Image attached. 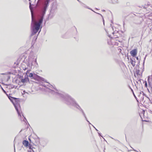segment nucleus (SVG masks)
I'll return each mask as SVG.
<instances>
[{"mask_svg": "<svg viewBox=\"0 0 152 152\" xmlns=\"http://www.w3.org/2000/svg\"><path fill=\"white\" fill-rule=\"evenodd\" d=\"M87 8L89 9H90L91 10H92V11H94V12H95L91 8H89V7H86Z\"/></svg>", "mask_w": 152, "mask_h": 152, "instance_id": "9b49d317", "label": "nucleus"}, {"mask_svg": "<svg viewBox=\"0 0 152 152\" xmlns=\"http://www.w3.org/2000/svg\"><path fill=\"white\" fill-rule=\"evenodd\" d=\"M28 152H34L33 150H31L30 151H29Z\"/></svg>", "mask_w": 152, "mask_h": 152, "instance_id": "f8f14e48", "label": "nucleus"}, {"mask_svg": "<svg viewBox=\"0 0 152 152\" xmlns=\"http://www.w3.org/2000/svg\"><path fill=\"white\" fill-rule=\"evenodd\" d=\"M35 62L36 63H37V59H35Z\"/></svg>", "mask_w": 152, "mask_h": 152, "instance_id": "dca6fc26", "label": "nucleus"}, {"mask_svg": "<svg viewBox=\"0 0 152 152\" xmlns=\"http://www.w3.org/2000/svg\"><path fill=\"white\" fill-rule=\"evenodd\" d=\"M130 53L131 55L133 56L134 57L136 56L137 53V50L136 49H134L130 51Z\"/></svg>", "mask_w": 152, "mask_h": 152, "instance_id": "39448f33", "label": "nucleus"}, {"mask_svg": "<svg viewBox=\"0 0 152 152\" xmlns=\"http://www.w3.org/2000/svg\"><path fill=\"white\" fill-rule=\"evenodd\" d=\"M146 55L145 56V57L144 58V60H145V59L146 58Z\"/></svg>", "mask_w": 152, "mask_h": 152, "instance_id": "aec40b11", "label": "nucleus"}, {"mask_svg": "<svg viewBox=\"0 0 152 152\" xmlns=\"http://www.w3.org/2000/svg\"><path fill=\"white\" fill-rule=\"evenodd\" d=\"M9 98L10 100L12 102V103L13 104L16 110L18 112V115L19 116H21V115H20V113L18 110V108L20 107V106L18 103H16V102L15 103L13 100H14V101H15L16 99H17L15 98H13L11 96L9 97Z\"/></svg>", "mask_w": 152, "mask_h": 152, "instance_id": "7ed1b4c3", "label": "nucleus"}, {"mask_svg": "<svg viewBox=\"0 0 152 152\" xmlns=\"http://www.w3.org/2000/svg\"><path fill=\"white\" fill-rule=\"evenodd\" d=\"M136 58L137 60H138V57H136Z\"/></svg>", "mask_w": 152, "mask_h": 152, "instance_id": "412c9836", "label": "nucleus"}, {"mask_svg": "<svg viewBox=\"0 0 152 152\" xmlns=\"http://www.w3.org/2000/svg\"><path fill=\"white\" fill-rule=\"evenodd\" d=\"M50 0H43L42 2V7L41 10V16L38 22L35 19L34 15L32 8L31 6V3H30L29 8L31 10V27L32 29V35L36 34L39 30L42 23L43 16L45 13L46 9L49 6V4Z\"/></svg>", "mask_w": 152, "mask_h": 152, "instance_id": "f257e3e1", "label": "nucleus"}, {"mask_svg": "<svg viewBox=\"0 0 152 152\" xmlns=\"http://www.w3.org/2000/svg\"><path fill=\"white\" fill-rule=\"evenodd\" d=\"M92 125L93 126V127L95 128V129L97 131H98V130Z\"/></svg>", "mask_w": 152, "mask_h": 152, "instance_id": "4468645a", "label": "nucleus"}, {"mask_svg": "<svg viewBox=\"0 0 152 152\" xmlns=\"http://www.w3.org/2000/svg\"><path fill=\"white\" fill-rule=\"evenodd\" d=\"M103 23H104V21H103Z\"/></svg>", "mask_w": 152, "mask_h": 152, "instance_id": "b1692460", "label": "nucleus"}, {"mask_svg": "<svg viewBox=\"0 0 152 152\" xmlns=\"http://www.w3.org/2000/svg\"><path fill=\"white\" fill-rule=\"evenodd\" d=\"M98 14H99L101 16H102V15L101 14H100L99 13H98Z\"/></svg>", "mask_w": 152, "mask_h": 152, "instance_id": "4be33fe9", "label": "nucleus"}, {"mask_svg": "<svg viewBox=\"0 0 152 152\" xmlns=\"http://www.w3.org/2000/svg\"><path fill=\"white\" fill-rule=\"evenodd\" d=\"M48 86L51 88H52V87H53V86H52V85L50 84H49Z\"/></svg>", "mask_w": 152, "mask_h": 152, "instance_id": "1a4fd4ad", "label": "nucleus"}, {"mask_svg": "<svg viewBox=\"0 0 152 152\" xmlns=\"http://www.w3.org/2000/svg\"><path fill=\"white\" fill-rule=\"evenodd\" d=\"M1 88H2V89L3 90V91H4V92H5V93H6L5 91L2 88V87H1Z\"/></svg>", "mask_w": 152, "mask_h": 152, "instance_id": "ddd939ff", "label": "nucleus"}, {"mask_svg": "<svg viewBox=\"0 0 152 152\" xmlns=\"http://www.w3.org/2000/svg\"><path fill=\"white\" fill-rule=\"evenodd\" d=\"M28 76L31 77L32 79H34L35 80H39L42 79V78L40 76L36 74H33L32 73H30L28 75Z\"/></svg>", "mask_w": 152, "mask_h": 152, "instance_id": "20e7f679", "label": "nucleus"}, {"mask_svg": "<svg viewBox=\"0 0 152 152\" xmlns=\"http://www.w3.org/2000/svg\"><path fill=\"white\" fill-rule=\"evenodd\" d=\"M37 3H38V2ZM37 5H38V3H37Z\"/></svg>", "mask_w": 152, "mask_h": 152, "instance_id": "393cba45", "label": "nucleus"}, {"mask_svg": "<svg viewBox=\"0 0 152 152\" xmlns=\"http://www.w3.org/2000/svg\"><path fill=\"white\" fill-rule=\"evenodd\" d=\"M23 92L24 93H26V92H25V91H23Z\"/></svg>", "mask_w": 152, "mask_h": 152, "instance_id": "6ab92c4d", "label": "nucleus"}, {"mask_svg": "<svg viewBox=\"0 0 152 152\" xmlns=\"http://www.w3.org/2000/svg\"><path fill=\"white\" fill-rule=\"evenodd\" d=\"M98 134H99V135H100V136H101L102 137L101 135V134H100V133H99V132H98Z\"/></svg>", "mask_w": 152, "mask_h": 152, "instance_id": "f3484780", "label": "nucleus"}, {"mask_svg": "<svg viewBox=\"0 0 152 152\" xmlns=\"http://www.w3.org/2000/svg\"><path fill=\"white\" fill-rule=\"evenodd\" d=\"M132 64L133 66H134L135 65V62L134 61H133L132 60Z\"/></svg>", "mask_w": 152, "mask_h": 152, "instance_id": "0eeeda50", "label": "nucleus"}, {"mask_svg": "<svg viewBox=\"0 0 152 152\" xmlns=\"http://www.w3.org/2000/svg\"><path fill=\"white\" fill-rule=\"evenodd\" d=\"M145 87H147V82H145Z\"/></svg>", "mask_w": 152, "mask_h": 152, "instance_id": "9d476101", "label": "nucleus"}, {"mask_svg": "<svg viewBox=\"0 0 152 152\" xmlns=\"http://www.w3.org/2000/svg\"><path fill=\"white\" fill-rule=\"evenodd\" d=\"M129 4V2H127V3H126V4H127V5H128V4Z\"/></svg>", "mask_w": 152, "mask_h": 152, "instance_id": "a211bd4d", "label": "nucleus"}, {"mask_svg": "<svg viewBox=\"0 0 152 152\" xmlns=\"http://www.w3.org/2000/svg\"><path fill=\"white\" fill-rule=\"evenodd\" d=\"M23 145L25 146V147H27V146H28V141H27V140H24L23 142Z\"/></svg>", "mask_w": 152, "mask_h": 152, "instance_id": "423d86ee", "label": "nucleus"}, {"mask_svg": "<svg viewBox=\"0 0 152 152\" xmlns=\"http://www.w3.org/2000/svg\"><path fill=\"white\" fill-rule=\"evenodd\" d=\"M23 70H25L27 68H23Z\"/></svg>", "mask_w": 152, "mask_h": 152, "instance_id": "2eb2a0df", "label": "nucleus"}, {"mask_svg": "<svg viewBox=\"0 0 152 152\" xmlns=\"http://www.w3.org/2000/svg\"><path fill=\"white\" fill-rule=\"evenodd\" d=\"M102 11H105V10H102Z\"/></svg>", "mask_w": 152, "mask_h": 152, "instance_id": "5701e85b", "label": "nucleus"}, {"mask_svg": "<svg viewBox=\"0 0 152 152\" xmlns=\"http://www.w3.org/2000/svg\"><path fill=\"white\" fill-rule=\"evenodd\" d=\"M49 92L51 94L55 95L57 96L61 97L65 102L67 105L72 106L76 108L78 110L81 111L85 118L86 121L89 123V124H91L90 122L87 120L86 115L83 110L80 106L77 104L75 100L69 95L66 94L64 93H60L58 92H55L49 89Z\"/></svg>", "mask_w": 152, "mask_h": 152, "instance_id": "f03ea898", "label": "nucleus"}, {"mask_svg": "<svg viewBox=\"0 0 152 152\" xmlns=\"http://www.w3.org/2000/svg\"><path fill=\"white\" fill-rule=\"evenodd\" d=\"M26 80L25 79H23L21 80V81L23 83H25L26 81Z\"/></svg>", "mask_w": 152, "mask_h": 152, "instance_id": "6e6552de", "label": "nucleus"}, {"mask_svg": "<svg viewBox=\"0 0 152 152\" xmlns=\"http://www.w3.org/2000/svg\"><path fill=\"white\" fill-rule=\"evenodd\" d=\"M29 1H30V0H29Z\"/></svg>", "mask_w": 152, "mask_h": 152, "instance_id": "a878e982", "label": "nucleus"}]
</instances>
